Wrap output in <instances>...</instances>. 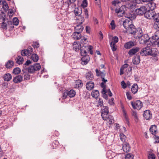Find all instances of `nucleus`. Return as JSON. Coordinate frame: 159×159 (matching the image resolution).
Listing matches in <instances>:
<instances>
[{"instance_id":"nucleus-1","label":"nucleus","mask_w":159,"mask_h":159,"mask_svg":"<svg viewBox=\"0 0 159 159\" xmlns=\"http://www.w3.org/2000/svg\"><path fill=\"white\" fill-rule=\"evenodd\" d=\"M143 43L146 46L141 49V54L143 56H151L153 57H156L157 53V49L155 48H152L151 47H155L153 45V41L152 42L151 40H143Z\"/></svg>"},{"instance_id":"nucleus-2","label":"nucleus","mask_w":159,"mask_h":159,"mask_svg":"<svg viewBox=\"0 0 159 159\" xmlns=\"http://www.w3.org/2000/svg\"><path fill=\"white\" fill-rule=\"evenodd\" d=\"M80 54L81 56L84 57L82 58V64L83 65L86 64L89 61V57L88 56V58H86V55L87 53L89 52V47L83 46L80 48Z\"/></svg>"},{"instance_id":"nucleus-3","label":"nucleus","mask_w":159,"mask_h":159,"mask_svg":"<svg viewBox=\"0 0 159 159\" xmlns=\"http://www.w3.org/2000/svg\"><path fill=\"white\" fill-rule=\"evenodd\" d=\"M19 22V20L16 17L14 18L12 21H8L7 19V29L9 30H12L14 27V25L17 26L18 25Z\"/></svg>"},{"instance_id":"nucleus-4","label":"nucleus","mask_w":159,"mask_h":159,"mask_svg":"<svg viewBox=\"0 0 159 159\" xmlns=\"http://www.w3.org/2000/svg\"><path fill=\"white\" fill-rule=\"evenodd\" d=\"M41 66L38 63L34 64L33 65H31L28 67L27 70L30 73H33L36 71H37L40 70Z\"/></svg>"},{"instance_id":"nucleus-5","label":"nucleus","mask_w":159,"mask_h":159,"mask_svg":"<svg viewBox=\"0 0 159 159\" xmlns=\"http://www.w3.org/2000/svg\"><path fill=\"white\" fill-rule=\"evenodd\" d=\"M127 32L129 34H134V36H137L139 33V31H137L136 29L135 28V26L132 24L126 29Z\"/></svg>"},{"instance_id":"nucleus-6","label":"nucleus","mask_w":159,"mask_h":159,"mask_svg":"<svg viewBox=\"0 0 159 159\" xmlns=\"http://www.w3.org/2000/svg\"><path fill=\"white\" fill-rule=\"evenodd\" d=\"M131 104L134 109L138 110H139L143 106L142 102L139 100H137L134 102H132Z\"/></svg>"},{"instance_id":"nucleus-7","label":"nucleus","mask_w":159,"mask_h":159,"mask_svg":"<svg viewBox=\"0 0 159 159\" xmlns=\"http://www.w3.org/2000/svg\"><path fill=\"white\" fill-rule=\"evenodd\" d=\"M108 114H101L102 117L104 120L107 121L108 122L109 124H112L113 120V117L108 115Z\"/></svg>"},{"instance_id":"nucleus-8","label":"nucleus","mask_w":159,"mask_h":159,"mask_svg":"<svg viewBox=\"0 0 159 159\" xmlns=\"http://www.w3.org/2000/svg\"><path fill=\"white\" fill-rule=\"evenodd\" d=\"M32 51V48L30 46L27 49L22 50L21 52V54L22 56H29L31 55Z\"/></svg>"},{"instance_id":"nucleus-9","label":"nucleus","mask_w":159,"mask_h":159,"mask_svg":"<svg viewBox=\"0 0 159 159\" xmlns=\"http://www.w3.org/2000/svg\"><path fill=\"white\" fill-rule=\"evenodd\" d=\"M155 14V12L154 11L152 10H149L146 11L144 16L146 18L149 19H151L152 18L153 19Z\"/></svg>"},{"instance_id":"nucleus-10","label":"nucleus","mask_w":159,"mask_h":159,"mask_svg":"<svg viewBox=\"0 0 159 159\" xmlns=\"http://www.w3.org/2000/svg\"><path fill=\"white\" fill-rule=\"evenodd\" d=\"M1 19H2L3 21L1 25L2 28L5 30L7 29V23H6V22L7 23V19H6V16L4 13L2 12V18Z\"/></svg>"},{"instance_id":"nucleus-11","label":"nucleus","mask_w":159,"mask_h":159,"mask_svg":"<svg viewBox=\"0 0 159 159\" xmlns=\"http://www.w3.org/2000/svg\"><path fill=\"white\" fill-rule=\"evenodd\" d=\"M134 38L136 39H139L140 40H150V38L147 34L142 35L141 32H139V34H138L137 36H134Z\"/></svg>"},{"instance_id":"nucleus-12","label":"nucleus","mask_w":159,"mask_h":159,"mask_svg":"<svg viewBox=\"0 0 159 159\" xmlns=\"http://www.w3.org/2000/svg\"><path fill=\"white\" fill-rule=\"evenodd\" d=\"M147 9L145 7H142L136 9L135 12L138 15H142L144 14Z\"/></svg>"},{"instance_id":"nucleus-13","label":"nucleus","mask_w":159,"mask_h":159,"mask_svg":"<svg viewBox=\"0 0 159 159\" xmlns=\"http://www.w3.org/2000/svg\"><path fill=\"white\" fill-rule=\"evenodd\" d=\"M81 45L80 42H75L73 45V50L77 52L80 50Z\"/></svg>"},{"instance_id":"nucleus-14","label":"nucleus","mask_w":159,"mask_h":159,"mask_svg":"<svg viewBox=\"0 0 159 159\" xmlns=\"http://www.w3.org/2000/svg\"><path fill=\"white\" fill-rule=\"evenodd\" d=\"M143 116L145 119L147 120H149L152 117L151 112L149 110H146L144 111Z\"/></svg>"},{"instance_id":"nucleus-15","label":"nucleus","mask_w":159,"mask_h":159,"mask_svg":"<svg viewBox=\"0 0 159 159\" xmlns=\"http://www.w3.org/2000/svg\"><path fill=\"white\" fill-rule=\"evenodd\" d=\"M132 24V21L129 20V19H126L123 22V25L126 30Z\"/></svg>"},{"instance_id":"nucleus-16","label":"nucleus","mask_w":159,"mask_h":159,"mask_svg":"<svg viewBox=\"0 0 159 159\" xmlns=\"http://www.w3.org/2000/svg\"><path fill=\"white\" fill-rule=\"evenodd\" d=\"M122 149L123 151L125 152H129L130 148L128 143H125L122 144Z\"/></svg>"},{"instance_id":"nucleus-17","label":"nucleus","mask_w":159,"mask_h":159,"mask_svg":"<svg viewBox=\"0 0 159 159\" xmlns=\"http://www.w3.org/2000/svg\"><path fill=\"white\" fill-rule=\"evenodd\" d=\"M149 130L152 135L156 134L157 133V126L155 125H151L149 129Z\"/></svg>"},{"instance_id":"nucleus-18","label":"nucleus","mask_w":159,"mask_h":159,"mask_svg":"<svg viewBox=\"0 0 159 159\" xmlns=\"http://www.w3.org/2000/svg\"><path fill=\"white\" fill-rule=\"evenodd\" d=\"M119 40H112L110 43V47L113 51H115L117 49V48L116 45Z\"/></svg>"},{"instance_id":"nucleus-19","label":"nucleus","mask_w":159,"mask_h":159,"mask_svg":"<svg viewBox=\"0 0 159 159\" xmlns=\"http://www.w3.org/2000/svg\"><path fill=\"white\" fill-rule=\"evenodd\" d=\"M139 48L138 47H136L134 48H132L129 51L128 54L131 56L134 55L136 53L139 51Z\"/></svg>"},{"instance_id":"nucleus-20","label":"nucleus","mask_w":159,"mask_h":159,"mask_svg":"<svg viewBox=\"0 0 159 159\" xmlns=\"http://www.w3.org/2000/svg\"><path fill=\"white\" fill-rule=\"evenodd\" d=\"M140 59L139 56L134 57L132 60L133 63L135 65H137L140 63Z\"/></svg>"},{"instance_id":"nucleus-21","label":"nucleus","mask_w":159,"mask_h":159,"mask_svg":"<svg viewBox=\"0 0 159 159\" xmlns=\"http://www.w3.org/2000/svg\"><path fill=\"white\" fill-rule=\"evenodd\" d=\"M0 4L3 5V8L5 11H7L8 9V6L7 3H6L5 0H0Z\"/></svg>"},{"instance_id":"nucleus-22","label":"nucleus","mask_w":159,"mask_h":159,"mask_svg":"<svg viewBox=\"0 0 159 159\" xmlns=\"http://www.w3.org/2000/svg\"><path fill=\"white\" fill-rule=\"evenodd\" d=\"M146 6L148 8L150 9L149 10L153 11L156 8V4L155 3L153 2H149V3H148Z\"/></svg>"},{"instance_id":"nucleus-23","label":"nucleus","mask_w":159,"mask_h":159,"mask_svg":"<svg viewBox=\"0 0 159 159\" xmlns=\"http://www.w3.org/2000/svg\"><path fill=\"white\" fill-rule=\"evenodd\" d=\"M134 45V42L130 41L125 43L124 45V47L125 48L128 49L130 48Z\"/></svg>"},{"instance_id":"nucleus-24","label":"nucleus","mask_w":159,"mask_h":159,"mask_svg":"<svg viewBox=\"0 0 159 159\" xmlns=\"http://www.w3.org/2000/svg\"><path fill=\"white\" fill-rule=\"evenodd\" d=\"M138 90V86L137 84H134L132 86L131 90L132 92L134 94H135Z\"/></svg>"},{"instance_id":"nucleus-25","label":"nucleus","mask_w":159,"mask_h":159,"mask_svg":"<svg viewBox=\"0 0 159 159\" xmlns=\"http://www.w3.org/2000/svg\"><path fill=\"white\" fill-rule=\"evenodd\" d=\"M23 79L22 76L20 75H18L13 78V80L15 83L20 82Z\"/></svg>"},{"instance_id":"nucleus-26","label":"nucleus","mask_w":159,"mask_h":159,"mask_svg":"<svg viewBox=\"0 0 159 159\" xmlns=\"http://www.w3.org/2000/svg\"><path fill=\"white\" fill-rule=\"evenodd\" d=\"M122 110L123 113V116L125 118V119L126 121V123L128 124L129 123V118L127 116V113L123 107H122Z\"/></svg>"},{"instance_id":"nucleus-27","label":"nucleus","mask_w":159,"mask_h":159,"mask_svg":"<svg viewBox=\"0 0 159 159\" xmlns=\"http://www.w3.org/2000/svg\"><path fill=\"white\" fill-rule=\"evenodd\" d=\"M83 28V27L82 26L81 24L77 25L75 28V32H79L80 33L82 31Z\"/></svg>"},{"instance_id":"nucleus-28","label":"nucleus","mask_w":159,"mask_h":159,"mask_svg":"<svg viewBox=\"0 0 159 159\" xmlns=\"http://www.w3.org/2000/svg\"><path fill=\"white\" fill-rule=\"evenodd\" d=\"M106 139L107 135L105 134L102 135L98 138V140L102 143H105L106 141Z\"/></svg>"},{"instance_id":"nucleus-29","label":"nucleus","mask_w":159,"mask_h":159,"mask_svg":"<svg viewBox=\"0 0 159 159\" xmlns=\"http://www.w3.org/2000/svg\"><path fill=\"white\" fill-rule=\"evenodd\" d=\"M73 38L75 40H79L81 38V34L79 32H75L73 34Z\"/></svg>"},{"instance_id":"nucleus-30","label":"nucleus","mask_w":159,"mask_h":159,"mask_svg":"<svg viewBox=\"0 0 159 159\" xmlns=\"http://www.w3.org/2000/svg\"><path fill=\"white\" fill-rule=\"evenodd\" d=\"M16 62L20 65L22 64L24 61L23 58L20 56H18L16 59Z\"/></svg>"},{"instance_id":"nucleus-31","label":"nucleus","mask_w":159,"mask_h":159,"mask_svg":"<svg viewBox=\"0 0 159 159\" xmlns=\"http://www.w3.org/2000/svg\"><path fill=\"white\" fill-rule=\"evenodd\" d=\"M91 95L93 97L97 98L99 95V91L97 90L93 91L91 92Z\"/></svg>"},{"instance_id":"nucleus-32","label":"nucleus","mask_w":159,"mask_h":159,"mask_svg":"<svg viewBox=\"0 0 159 159\" xmlns=\"http://www.w3.org/2000/svg\"><path fill=\"white\" fill-rule=\"evenodd\" d=\"M125 17L127 18V19H129V20L132 21L135 18V16L133 12L129 14H126Z\"/></svg>"},{"instance_id":"nucleus-33","label":"nucleus","mask_w":159,"mask_h":159,"mask_svg":"<svg viewBox=\"0 0 159 159\" xmlns=\"http://www.w3.org/2000/svg\"><path fill=\"white\" fill-rule=\"evenodd\" d=\"M3 79L5 81H9L12 79V76L10 74H6L4 75Z\"/></svg>"},{"instance_id":"nucleus-34","label":"nucleus","mask_w":159,"mask_h":159,"mask_svg":"<svg viewBox=\"0 0 159 159\" xmlns=\"http://www.w3.org/2000/svg\"><path fill=\"white\" fill-rule=\"evenodd\" d=\"M14 62L12 61L9 60L7 62L5 65L6 67L7 68H10L13 66Z\"/></svg>"},{"instance_id":"nucleus-35","label":"nucleus","mask_w":159,"mask_h":159,"mask_svg":"<svg viewBox=\"0 0 159 159\" xmlns=\"http://www.w3.org/2000/svg\"><path fill=\"white\" fill-rule=\"evenodd\" d=\"M109 113L108 107L107 106H103L101 109V114Z\"/></svg>"},{"instance_id":"nucleus-36","label":"nucleus","mask_w":159,"mask_h":159,"mask_svg":"<svg viewBox=\"0 0 159 159\" xmlns=\"http://www.w3.org/2000/svg\"><path fill=\"white\" fill-rule=\"evenodd\" d=\"M95 72L96 74V75L98 76H101L102 78V75H106V74L103 72L99 70L98 69H96L95 70Z\"/></svg>"},{"instance_id":"nucleus-37","label":"nucleus","mask_w":159,"mask_h":159,"mask_svg":"<svg viewBox=\"0 0 159 159\" xmlns=\"http://www.w3.org/2000/svg\"><path fill=\"white\" fill-rule=\"evenodd\" d=\"M125 7L123 6H121L120 8L118 9H116L115 10L116 13H121V14L124 13L125 11L124 10V7Z\"/></svg>"},{"instance_id":"nucleus-38","label":"nucleus","mask_w":159,"mask_h":159,"mask_svg":"<svg viewBox=\"0 0 159 159\" xmlns=\"http://www.w3.org/2000/svg\"><path fill=\"white\" fill-rule=\"evenodd\" d=\"M82 86L83 83L80 80H78L75 82V87L76 88H81Z\"/></svg>"},{"instance_id":"nucleus-39","label":"nucleus","mask_w":159,"mask_h":159,"mask_svg":"<svg viewBox=\"0 0 159 159\" xmlns=\"http://www.w3.org/2000/svg\"><path fill=\"white\" fill-rule=\"evenodd\" d=\"M68 96L70 98H72L75 96L76 92L73 90H70L69 91L68 90Z\"/></svg>"},{"instance_id":"nucleus-40","label":"nucleus","mask_w":159,"mask_h":159,"mask_svg":"<svg viewBox=\"0 0 159 159\" xmlns=\"http://www.w3.org/2000/svg\"><path fill=\"white\" fill-rule=\"evenodd\" d=\"M32 60L34 62H37L39 59V57L36 54H33L31 56Z\"/></svg>"},{"instance_id":"nucleus-41","label":"nucleus","mask_w":159,"mask_h":159,"mask_svg":"<svg viewBox=\"0 0 159 159\" xmlns=\"http://www.w3.org/2000/svg\"><path fill=\"white\" fill-rule=\"evenodd\" d=\"M74 11L75 15L78 16L81 14L82 12L81 10H79L78 8H75Z\"/></svg>"},{"instance_id":"nucleus-42","label":"nucleus","mask_w":159,"mask_h":159,"mask_svg":"<svg viewBox=\"0 0 159 159\" xmlns=\"http://www.w3.org/2000/svg\"><path fill=\"white\" fill-rule=\"evenodd\" d=\"M21 71V70L19 68L16 67L14 68L13 70V73L15 75L19 74Z\"/></svg>"},{"instance_id":"nucleus-43","label":"nucleus","mask_w":159,"mask_h":159,"mask_svg":"<svg viewBox=\"0 0 159 159\" xmlns=\"http://www.w3.org/2000/svg\"><path fill=\"white\" fill-rule=\"evenodd\" d=\"M153 28L157 30H159V21L155 22L153 25Z\"/></svg>"},{"instance_id":"nucleus-44","label":"nucleus","mask_w":159,"mask_h":159,"mask_svg":"<svg viewBox=\"0 0 159 159\" xmlns=\"http://www.w3.org/2000/svg\"><path fill=\"white\" fill-rule=\"evenodd\" d=\"M88 5V2L87 0H84L81 4V6L83 8L86 7Z\"/></svg>"},{"instance_id":"nucleus-45","label":"nucleus","mask_w":159,"mask_h":159,"mask_svg":"<svg viewBox=\"0 0 159 159\" xmlns=\"http://www.w3.org/2000/svg\"><path fill=\"white\" fill-rule=\"evenodd\" d=\"M120 3L121 2L119 0H115L111 2L112 4L115 6H116Z\"/></svg>"},{"instance_id":"nucleus-46","label":"nucleus","mask_w":159,"mask_h":159,"mask_svg":"<svg viewBox=\"0 0 159 159\" xmlns=\"http://www.w3.org/2000/svg\"><path fill=\"white\" fill-rule=\"evenodd\" d=\"M153 20L155 22H159V13L156 14L154 16Z\"/></svg>"},{"instance_id":"nucleus-47","label":"nucleus","mask_w":159,"mask_h":159,"mask_svg":"<svg viewBox=\"0 0 159 159\" xmlns=\"http://www.w3.org/2000/svg\"><path fill=\"white\" fill-rule=\"evenodd\" d=\"M111 27L110 28L111 30H114L116 27V25L115 24V21L114 20H112L110 23Z\"/></svg>"},{"instance_id":"nucleus-48","label":"nucleus","mask_w":159,"mask_h":159,"mask_svg":"<svg viewBox=\"0 0 159 159\" xmlns=\"http://www.w3.org/2000/svg\"><path fill=\"white\" fill-rule=\"evenodd\" d=\"M153 138L155 139L156 140L154 142V143H159V136L156 135V134L154 135Z\"/></svg>"},{"instance_id":"nucleus-49","label":"nucleus","mask_w":159,"mask_h":159,"mask_svg":"<svg viewBox=\"0 0 159 159\" xmlns=\"http://www.w3.org/2000/svg\"><path fill=\"white\" fill-rule=\"evenodd\" d=\"M103 104V101L102 99L99 98L98 100V107H102Z\"/></svg>"},{"instance_id":"nucleus-50","label":"nucleus","mask_w":159,"mask_h":159,"mask_svg":"<svg viewBox=\"0 0 159 159\" xmlns=\"http://www.w3.org/2000/svg\"><path fill=\"white\" fill-rule=\"evenodd\" d=\"M68 90H66V91L63 93L62 98L63 99L66 98L67 96H68Z\"/></svg>"},{"instance_id":"nucleus-51","label":"nucleus","mask_w":159,"mask_h":159,"mask_svg":"<svg viewBox=\"0 0 159 159\" xmlns=\"http://www.w3.org/2000/svg\"><path fill=\"white\" fill-rule=\"evenodd\" d=\"M148 159H155L156 157L154 154H149L148 157Z\"/></svg>"},{"instance_id":"nucleus-52","label":"nucleus","mask_w":159,"mask_h":159,"mask_svg":"<svg viewBox=\"0 0 159 159\" xmlns=\"http://www.w3.org/2000/svg\"><path fill=\"white\" fill-rule=\"evenodd\" d=\"M59 144V142L57 140H55L52 143V146H53V148H56V147H57V146H54V144L56 145H57Z\"/></svg>"},{"instance_id":"nucleus-53","label":"nucleus","mask_w":159,"mask_h":159,"mask_svg":"<svg viewBox=\"0 0 159 159\" xmlns=\"http://www.w3.org/2000/svg\"><path fill=\"white\" fill-rule=\"evenodd\" d=\"M126 96L127 99L129 100H131L132 99L130 92H127L126 93Z\"/></svg>"},{"instance_id":"nucleus-54","label":"nucleus","mask_w":159,"mask_h":159,"mask_svg":"<svg viewBox=\"0 0 159 159\" xmlns=\"http://www.w3.org/2000/svg\"><path fill=\"white\" fill-rule=\"evenodd\" d=\"M121 84L122 88L123 89H125L127 87L126 84L125 82L123 80L121 82Z\"/></svg>"},{"instance_id":"nucleus-55","label":"nucleus","mask_w":159,"mask_h":159,"mask_svg":"<svg viewBox=\"0 0 159 159\" xmlns=\"http://www.w3.org/2000/svg\"><path fill=\"white\" fill-rule=\"evenodd\" d=\"M84 12L85 18H88L89 17V14L88 10L87 9H84Z\"/></svg>"},{"instance_id":"nucleus-56","label":"nucleus","mask_w":159,"mask_h":159,"mask_svg":"<svg viewBox=\"0 0 159 159\" xmlns=\"http://www.w3.org/2000/svg\"><path fill=\"white\" fill-rule=\"evenodd\" d=\"M30 75L29 74H25L24 76V80H28L30 79Z\"/></svg>"},{"instance_id":"nucleus-57","label":"nucleus","mask_w":159,"mask_h":159,"mask_svg":"<svg viewBox=\"0 0 159 159\" xmlns=\"http://www.w3.org/2000/svg\"><path fill=\"white\" fill-rule=\"evenodd\" d=\"M114 101V98H111V99L109 101V103L111 105H114V102L113 101Z\"/></svg>"},{"instance_id":"nucleus-58","label":"nucleus","mask_w":159,"mask_h":159,"mask_svg":"<svg viewBox=\"0 0 159 159\" xmlns=\"http://www.w3.org/2000/svg\"><path fill=\"white\" fill-rule=\"evenodd\" d=\"M126 159H133V155H131L129 154H127L125 157Z\"/></svg>"},{"instance_id":"nucleus-59","label":"nucleus","mask_w":159,"mask_h":159,"mask_svg":"<svg viewBox=\"0 0 159 159\" xmlns=\"http://www.w3.org/2000/svg\"><path fill=\"white\" fill-rule=\"evenodd\" d=\"M13 11L12 9L9 10L8 12V15L9 16V17L12 16L13 15Z\"/></svg>"},{"instance_id":"nucleus-60","label":"nucleus","mask_w":159,"mask_h":159,"mask_svg":"<svg viewBox=\"0 0 159 159\" xmlns=\"http://www.w3.org/2000/svg\"><path fill=\"white\" fill-rule=\"evenodd\" d=\"M76 0H68L67 1V4L69 6L71 3H73Z\"/></svg>"},{"instance_id":"nucleus-61","label":"nucleus","mask_w":159,"mask_h":159,"mask_svg":"<svg viewBox=\"0 0 159 159\" xmlns=\"http://www.w3.org/2000/svg\"><path fill=\"white\" fill-rule=\"evenodd\" d=\"M109 39H111L112 38V40H118V38L116 36L112 37V36L111 35H109Z\"/></svg>"},{"instance_id":"nucleus-62","label":"nucleus","mask_w":159,"mask_h":159,"mask_svg":"<svg viewBox=\"0 0 159 159\" xmlns=\"http://www.w3.org/2000/svg\"><path fill=\"white\" fill-rule=\"evenodd\" d=\"M94 86V84L93 82L90 81V90H91L93 88Z\"/></svg>"},{"instance_id":"nucleus-63","label":"nucleus","mask_w":159,"mask_h":159,"mask_svg":"<svg viewBox=\"0 0 159 159\" xmlns=\"http://www.w3.org/2000/svg\"><path fill=\"white\" fill-rule=\"evenodd\" d=\"M33 45L34 47H35L36 48H38L39 46V43L37 42L34 43V44Z\"/></svg>"},{"instance_id":"nucleus-64","label":"nucleus","mask_w":159,"mask_h":159,"mask_svg":"<svg viewBox=\"0 0 159 159\" xmlns=\"http://www.w3.org/2000/svg\"><path fill=\"white\" fill-rule=\"evenodd\" d=\"M157 40H154V41H153V45L155 46L157 45L159 47V42H157Z\"/></svg>"}]
</instances>
